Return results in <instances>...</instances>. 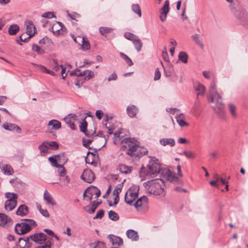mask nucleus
<instances>
[{
    "label": "nucleus",
    "instance_id": "nucleus-53",
    "mask_svg": "<svg viewBox=\"0 0 248 248\" xmlns=\"http://www.w3.org/2000/svg\"><path fill=\"white\" fill-rule=\"evenodd\" d=\"M51 42V39L48 37L45 36L43 39H41L39 43L40 45H45L46 44H49Z\"/></svg>",
    "mask_w": 248,
    "mask_h": 248
},
{
    "label": "nucleus",
    "instance_id": "nucleus-23",
    "mask_svg": "<svg viewBox=\"0 0 248 248\" xmlns=\"http://www.w3.org/2000/svg\"><path fill=\"white\" fill-rule=\"evenodd\" d=\"M126 235L132 241H137L139 239V235L137 232L132 229L127 231Z\"/></svg>",
    "mask_w": 248,
    "mask_h": 248
},
{
    "label": "nucleus",
    "instance_id": "nucleus-40",
    "mask_svg": "<svg viewBox=\"0 0 248 248\" xmlns=\"http://www.w3.org/2000/svg\"><path fill=\"white\" fill-rule=\"evenodd\" d=\"M39 69L42 72L46 73L49 74L52 76H56V74L55 73L54 71L49 70L47 69L46 67L43 66V65H39L38 66Z\"/></svg>",
    "mask_w": 248,
    "mask_h": 248
},
{
    "label": "nucleus",
    "instance_id": "nucleus-62",
    "mask_svg": "<svg viewBox=\"0 0 248 248\" xmlns=\"http://www.w3.org/2000/svg\"><path fill=\"white\" fill-rule=\"evenodd\" d=\"M95 115L96 117L99 119L101 120L102 118V116L103 115V112L101 110H97L95 112Z\"/></svg>",
    "mask_w": 248,
    "mask_h": 248
},
{
    "label": "nucleus",
    "instance_id": "nucleus-51",
    "mask_svg": "<svg viewBox=\"0 0 248 248\" xmlns=\"http://www.w3.org/2000/svg\"><path fill=\"white\" fill-rule=\"evenodd\" d=\"M57 158L59 159L58 161L61 163H65L68 161V158L64 155V154L58 155Z\"/></svg>",
    "mask_w": 248,
    "mask_h": 248
},
{
    "label": "nucleus",
    "instance_id": "nucleus-60",
    "mask_svg": "<svg viewBox=\"0 0 248 248\" xmlns=\"http://www.w3.org/2000/svg\"><path fill=\"white\" fill-rule=\"evenodd\" d=\"M161 76V74L160 71H159L158 69L157 68L155 73V77H154V80H156L160 79Z\"/></svg>",
    "mask_w": 248,
    "mask_h": 248
},
{
    "label": "nucleus",
    "instance_id": "nucleus-46",
    "mask_svg": "<svg viewBox=\"0 0 248 248\" xmlns=\"http://www.w3.org/2000/svg\"><path fill=\"white\" fill-rule=\"evenodd\" d=\"M181 155H185L187 158L192 159L195 157V154L190 151H185Z\"/></svg>",
    "mask_w": 248,
    "mask_h": 248
},
{
    "label": "nucleus",
    "instance_id": "nucleus-8",
    "mask_svg": "<svg viewBox=\"0 0 248 248\" xmlns=\"http://www.w3.org/2000/svg\"><path fill=\"white\" fill-rule=\"evenodd\" d=\"M31 229V227L26 222L17 223L15 227V231L18 234H24L29 232Z\"/></svg>",
    "mask_w": 248,
    "mask_h": 248
},
{
    "label": "nucleus",
    "instance_id": "nucleus-41",
    "mask_svg": "<svg viewBox=\"0 0 248 248\" xmlns=\"http://www.w3.org/2000/svg\"><path fill=\"white\" fill-rule=\"evenodd\" d=\"M124 36L126 39L130 41H131L132 42L134 41H135V39L138 37L137 36L129 32H125L124 34Z\"/></svg>",
    "mask_w": 248,
    "mask_h": 248
},
{
    "label": "nucleus",
    "instance_id": "nucleus-52",
    "mask_svg": "<svg viewBox=\"0 0 248 248\" xmlns=\"http://www.w3.org/2000/svg\"><path fill=\"white\" fill-rule=\"evenodd\" d=\"M47 144H48V146L50 148H51L52 149L56 150V149H57L59 147V145L56 141H50V142L47 141Z\"/></svg>",
    "mask_w": 248,
    "mask_h": 248
},
{
    "label": "nucleus",
    "instance_id": "nucleus-37",
    "mask_svg": "<svg viewBox=\"0 0 248 248\" xmlns=\"http://www.w3.org/2000/svg\"><path fill=\"white\" fill-rule=\"evenodd\" d=\"M99 30L102 35H106L107 34L110 33L113 29L110 27H101L99 28Z\"/></svg>",
    "mask_w": 248,
    "mask_h": 248
},
{
    "label": "nucleus",
    "instance_id": "nucleus-42",
    "mask_svg": "<svg viewBox=\"0 0 248 248\" xmlns=\"http://www.w3.org/2000/svg\"><path fill=\"white\" fill-rule=\"evenodd\" d=\"M121 57L125 61L128 66H131L133 64V63L130 58H129L124 53H120Z\"/></svg>",
    "mask_w": 248,
    "mask_h": 248
},
{
    "label": "nucleus",
    "instance_id": "nucleus-54",
    "mask_svg": "<svg viewBox=\"0 0 248 248\" xmlns=\"http://www.w3.org/2000/svg\"><path fill=\"white\" fill-rule=\"evenodd\" d=\"M104 215V211L103 210H99L96 215V216L93 217V219H101Z\"/></svg>",
    "mask_w": 248,
    "mask_h": 248
},
{
    "label": "nucleus",
    "instance_id": "nucleus-35",
    "mask_svg": "<svg viewBox=\"0 0 248 248\" xmlns=\"http://www.w3.org/2000/svg\"><path fill=\"white\" fill-rule=\"evenodd\" d=\"M131 9L132 11L137 14L140 17H141V11L138 4H133L131 5Z\"/></svg>",
    "mask_w": 248,
    "mask_h": 248
},
{
    "label": "nucleus",
    "instance_id": "nucleus-28",
    "mask_svg": "<svg viewBox=\"0 0 248 248\" xmlns=\"http://www.w3.org/2000/svg\"><path fill=\"white\" fill-rule=\"evenodd\" d=\"M93 195V186L87 189L84 192L83 197L84 199L88 198L90 201H91L92 197Z\"/></svg>",
    "mask_w": 248,
    "mask_h": 248
},
{
    "label": "nucleus",
    "instance_id": "nucleus-44",
    "mask_svg": "<svg viewBox=\"0 0 248 248\" xmlns=\"http://www.w3.org/2000/svg\"><path fill=\"white\" fill-rule=\"evenodd\" d=\"M229 111L231 113L232 116L234 117L237 116V113L236 112V107L232 104H229L228 105Z\"/></svg>",
    "mask_w": 248,
    "mask_h": 248
},
{
    "label": "nucleus",
    "instance_id": "nucleus-14",
    "mask_svg": "<svg viewBox=\"0 0 248 248\" xmlns=\"http://www.w3.org/2000/svg\"><path fill=\"white\" fill-rule=\"evenodd\" d=\"M108 239L113 246H117L119 247L123 245V239L120 237L113 235H109L108 236Z\"/></svg>",
    "mask_w": 248,
    "mask_h": 248
},
{
    "label": "nucleus",
    "instance_id": "nucleus-29",
    "mask_svg": "<svg viewBox=\"0 0 248 248\" xmlns=\"http://www.w3.org/2000/svg\"><path fill=\"white\" fill-rule=\"evenodd\" d=\"M5 196L6 198L7 199L6 201H15L17 202V200L18 198V196L15 193H11V192H6L5 194Z\"/></svg>",
    "mask_w": 248,
    "mask_h": 248
},
{
    "label": "nucleus",
    "instance_id": "nucleus-19",
    "mask_svg": "<svg viewBox=\"0 0 248 248\" xmlns=\"http://www.w3.org/2000/svg\"><path fill=\"white\" fill-rule=\"evenodd\" d=\"M78 40L79 42L82 43L81 48L84 50H89L90 48V44L87 37L85 36H78Z\"/></svg>",
    "mask_w": 248,
    "mask_h": 248
},
{
    "label": "nucleus",
    "instance_id": "nucleus-22",
    "mask_svg": "<svg viewBox=\"0 0 248 248\" xmlns=\"http://www.w3.org/2000/svg\"><path fill=\"white\" fill-rule=\"evenodd\" d=\"M159 142H160V144L164 146H165L167 145H169L170 146L172 147V146H174L175 144V140L174 139H171V138L161 139L160 140Z\"/></svg>",
    "mask_w": 248,
    "mask_h": 248
},
{
    "label": "nucleus",
    "instance_id": "nucleus-30",
    "mask_svg": "<svg viewBox=\"0 0 248 248\" xmlns=\"http://www.w3.org/2000/svg\"><path fill=\"white\" fill-rule=\"evenodd\" d=\"M19 31V27L17 25L13 24L11 25L8 29L9 33L10 35H15Z\"/></svg>",
    "mask_w": 248,
    "mask_h": 248
},
{
    "label": "nucleus",
    "instance_id": "nucleus-12",
    "mask_svg": "<svg viewBox=\"0 0 248 248\" xmlns=\"http://www.w3.org/2000/svg\"><path fill=\"white\" fill-rule=\"evenodd\" d=\"M62 26L63 25L61 22L55 21L51 27L50 31H52L53 34L56 35H60L61 34Z\"/></svg>",
    "mask_w": 248,
    "mask_h": 248
},
{
    "label": "nucleus",
    "instance_id": "nucleus-49",
    "mask_svg": "<svg viewBox=\"0 0 248 248\" xmlns=\"http://www.w3.org/2000/svg\"><path fill=\"white\" fill-rule=\"evenodd\" d=\"M123 186V183L118 185L113 191V194L117 195V197H118L119 194L121 192Z\"/></svg>",
    "mask_w": 248,
    "mask_h": 248
},
{
    "label": "nucleus",
    "instance_id": "nucleus-20",
    "mask_svg": "<svg viewBox=\"0 0 248 248\" xmlns=\"http://www.w3.org/2000/svg\"><path fill=\"white\" fill-rule=\"evenodd\" d=\"M29 213V208L28 207L24 204L21 205L18 208L16 211V214L18 216H20L21 217L26 216Z\"/></svg>",
    "mask_w": 248,
    "mask_h": 248
},
{
    "label": "nucleus",
    "instance_id": "nucleus-5",
    "mask_svg": "<svg viewBox=\"0 0 248 248\" xmlns=\"http://www.w3.org/2000/svg\"><path fill=\"white\" fill-rule=\"evenodd\" d=\"M164 182L160 179H157L150 182L148 191L154 195L164 196Z\"/></svg>",
    "mask_w": 248,
    "mask_h": 248
},
{
    "label": "nucleus",
    "instance_id": "nucleus-32",
    "mask_svg": "<svg viewBox=\"0 0 248 248\" xmlns=\"http://www.w3.org/2000/svg\"><path fill=\"white\" fill-rule=\"evenodd\" d=\"M133 43L137 51L138 52H140L143 46V43L140 39L138 37L137 38L135 39V41L133 42Z\"/></svg>",
    "mask_w": 248,
    "mask_h": 248
},
{
    "label": "nucleus",
    "instance_id": "nucleus-16",
    "mask_svg": "<svg viewBox=\"0 0 248 248\" xmlns=\"http://www.w3.org/2000/svg\"><path fill=\"white\" fill-rule=\"evenodd\" d=\"M13 220L10 218H8V217L4 214L0 213V225L3 226L5 224H7L9 226L13 224Z\"/></svg>",
    "mask_w": 248,
    "mask_h": 248
},
{
    "label": "nucleus",
    "instance_id": "nucleus-48",
    "mask_svg": "<svg viewBox=\"0 0 248 248\" xmlns=\"http://www.w3.org/2000/svg\"><path fill=\"white\" fill-rule=\"evenodd\" d=\"M32 49L34 51L36 52L39 54H41L45 53V51L41 49V47L37 45H33L32 46Z\"/></svg>",
    "mask_w": 248,
    "mask_h": 248
},
{
    "label": "nucleus",
    "instance_id": "nucleus-13",
    "mask_svg": "<svg viewBox=\"0 0 248 248\" xmlns=\"http://www.w3.org/2000/svg\"><path fill=\"white\" fill-rule=\"evenodd\" d=\"M2 127L6 130L9 131H16L18 133H21V128L16 124L10 123L3 124Z\"/></svg>",
    "mask_w": 248,
    "mask_h": 248
},
{
    "label": "nucleus",
    "instance_id": "nucleus-33",
    "mask_svg": "<svg viewBox=\"0 0 248 248\" xmlns=\"http://www.w3.org/2000/svg\"><path fill=\"white\" fill-rule=\"evenodd\" d=\"M90 248H105V243L101 241H97L89 245Z\"/></svg>",
    "mask_w": 248,
    "mask_h": 248
},
{
    "label": "nucleus",
    "instance_id": "nucleus-45",
    "mask_svg": "<svg viewBox=\"0 0 248 248\" xmlns=\"http://www.w3.org/2000/svg\"><path fill=\"white\" fill-rule=\"evenodd\" d=\"M51 66L55 72L60 70L61 65H59L56 60L53 59L51 62Z\"/></svg>",
    "mask_w": 248,
    "mask_h": 248
},
{
    "label": "nucleus",
    "instance_id": "nucleus-56",
    "mask_svg": "<svg viewBox=\"0 0 248 248\" xmlns=\"http://www.w3.org/2000/svg\"><path fill=\"white\" fill-rule=\"evenodd\" d=\"M93 195H95V198L97 199L100 196L101 191L100 190L95 186H93Z\"/></svg>",
    "mask_w": 248,
    "mask_h": 248
},
{
    "label": "nucleus",
    "instance_id": "nucleus-61",
    "mask_svg": "<svg viewBox=\"0 0 248 248\" xmlns=\"http://www.w3.org/2000/svg\"><path fill=\"white\" fill-rule=\"evenodd\" d=\"M117 78V75L115 73H112L109 77L108 78V81H110L111 80H116Z\"/></svg>",
    "mask_w": 248,
    "mask_h": 248
},
{
    "label": "nucleus",
    "instance_id": "nucleus-59",
    "mask_svg": "<svg viewBox=\"0 0 248 248\" xmlns=\"http://www.w3.org/2000/svg\"><path fill=\"white\" fill-rule=\"evenodd\" d=\"M202 74L204 77L206 79L211 78L212 75V73L209 71H204L202 72Z\"/></svg>",
    "mask_w": 248,
    "mask_h": 248
},
{
    "label": "nucleus",
    "instance_id": "nucleus-34",
    "mask_svg": "<svg viewBox=\"0 0 248 248\" xmlns=\"http://www.w3.org/2000/svg\"><path fill=\"white\" fill-rule=\"evenodd\" d=\"M48 125H52V128L54 129H59L61 127V123L56 120H52L48 123Z\"/></svg>",
    "mask_w": 248,
    "mask_h": 248
},
{
    "label": "nucleus",
    "instance_id": "nucleus-25",
    "mask_svg": "<svg viewBox=\"0 0 248 248\" xmlns=\"http://www.w3.org/2000/svg\"><path fill=\"white\" fill-rule=\"evenodd\" d=\"M101 202H95V201L93 202V204L91 206V209H88V208H90L89 206H87L86 207H84V209L89 214H92L93 213L96 208L101 204Z\"/></svg>",
    "mask_w": 248,
    "mask_h": 248
},
{
    "label": "nucleus",
    "instance_id": "nucleus-4",
    "mask_svg": "<svg viewBox=\"0 0 248 248\" xmlns=\"http://www.w3.org/2000/svg\"><path fill=\"white\" fill-rule=\"evenodd\" d=\"M29 238L32 240L39 246L34 247L33 248H51L53 243V239L46 236L44 233H36L29 236Z\"/></svg>",
    "mask_w": 248,
    "mask_h": 248
},
{
    "label": "nucleus",
    "instance_id": "nucleus-3",
    "mask_svg": "<svg viewBox=\"0 0 248 248\" xmlns=\"http://www.w3.org/2000/svg\"><path fill=\"white\" fill-rule=\"evenodd\" d=\"M216 85L214 81L212 82L209 88L210 101L214 104L213 106L217 114L219 117H222L225 113L224 105L222 102L221 95L216 91Z\"/></svg>",
    "mask_w": 248,
    "mask_h": 248
},
{
    "label": "nucleus",
    "instance_id": "nucleus-26",
    "mask_svg": "<svg viewBox=\"0 0 248 248\" xmlns=\"http://www.w3.org/2000/svg\"><path fill=\"white\" fill-rule=\"evenodd\" d=\"M194 88L198 92L197 96L203 95L205 90V88L203 85L198 83L194 85Z\"/></svg>",
    "mask_w": 248,
    "mask_h": 248
},
{
    "label": "nucleus",
    "instance_id": "nucleus-17",
    "mask_svg": "<svg viewBox=\"0 0 248 248\" xmlns=\"http://www.w3.org/2000/svg\"><path fill=\"white\" fill-rule=\"evenodd\" d=\"M176 122L180 126L183 127L188 126V124L185 121V116L184 114L181 113L176 116Z\"/></svg>",
    "mask_w": 248,
    "mask_h": 248
},
{
    "label": "nucleus",
    "instance_id": "nucleus-43",
    "mask_svg": "<svg viewBox=\"0 0 248 248\" xmlns=\"http://www.w3.org/2000/svg\"><path fill=\"white\" fill-rule=\"evenodd\" d=\"M87 126V123L85 121V119L83 120V122L80 123L79 125L80 130L81 132H84L86 136H89V134L86 133V128Z\"/></svg>",
    "mask_w": 248,
    "mask_h": 248
},
{
    "label": "nucleus",
    "instance_id": "nucleus-36",
    "mask_svg": "<svg viewBox=\"0 0 248 248\" xmlns=\"http://www.w3.org/2000/svg\"><path fill=\"white\" fill-rule=\"evenodd\" d=\"M39 149L40 150L41 153H47L48 151L47 141L43 142L39 145Z\"/></svg>",
    "mask_w": 248,
    "mask_h": 248
},
{
    "label": "nucleus",
    "instance_id": "nucleus-64",
    "mask_svg": "<svg viewBox=\"0 0 248 248\" xmlns=\"http://www.w3.org/2000/svg\"><path fill=\"white\" fill-rule=\"evenodd\" d=\"M58 155H55L53 156H50L48 158V160L51 162V164L54 163L55 161L59 160V159L57 158Z\"/></svg>",
    "mask_w": 248,
    "mask_h": 248
},
{
    "label": "nucleus",
    "instance_id": "nucleus-21",
    "mask_svg": "<svg viewBox=\"0 0 248 248\" xmlns=\"http://www.w3.org/2000/svg\"><path fill=\"white\" fill-rule=\"evenodd\" d=\"M126 110L128 116L131 118L135 117L138 112V108L134 105L128 106Z\"/></svg>",
    "mask_w": 248,
    "mask_h": 248
},
{
    "label": "nucleus",
    "instance_id": "nucleus-18",
    "mask_svg": "<svg viewBox=\"0 0 248 248\" xmlns=\"http://www.w3.org/2000/svg\"><path fill=\"white\" fill-rule=\"evenodd\" d=\"M44 199L46 201L47 204H50L52 206L56 205V202L54 201L53 197L47 190H46L44 193Z\"/></svg>",
    "mask_w": 248,
    "mask_h": 248
},
{
    "label": "nucleus",
    "instance_id": "nucleus-55",
    "mask_svg": "<svg viewBox=\"0 0 248 248\" xmlns=\"http://www.w3.org/2000/svg\"><path fill=\"white\" fill-rule=\"evenodd\" d=\"M86 75H85V80H89L94 77V73L90 70H86Z\"/></svg>",
    "mask_w": 248,
    "mask_h": 248
},
{
    "label": "nucleus",
    "instance_id": "nucleus-57",
    "mask_svg": "<svg viewBox=\"0 0 248 248\" xmlns=\"http://www.w3.org/2000/svg\"><path fill=\"white\" fill-rule=\"evenodd\" d=\"M42 17L48 18H52L54 17H55V16L54 15L53 13L47 12L43 14L42 15Z\"/></svg>",
    "mask_w": 248,
    "mask_h": 248
},
{
    "label": "nucleus",
    "instance_id": "nucleus-10",
    "mask_svg": "<svg viewBox=\"0 0 248 248\" xmlns=\"http://www.w3.org/2000/svg\"><path fill=\"white\" fill-rule=\"evenodd\" d=\"M81 178L87 183H91L94 180V175L91 170H85Z\"/></svg>",
    "mask_w": 248,
    "mask_h": 248
},
{
    "label": "nucleus",
    "instance_id": "nucleus-58",
    "mask_svg": "<svg viewBox=\"0 0 248 248\" xmlns=\"http://www.w3.org/2000/svg\"><path fill=\"white\" fill-rule=\"evenodd\" d=\"M64 177V178L63 179L61 178L60 180L62 181L63 185L67 186L70 182V178L67 175H65Z\"/></svg>",
    "mask_w": 248,
    "mask_h": 248
},
{
    "label": "nucleus",
    "instance_id": "nucleus-47",
    "mask_svg": "<svg viewBox=\"0 0 248 248\" xmlns=\"http://www.w3.org/2000/svg\"><path fill=\"white\" fill-rule=\"evenodd\" d=\"M58 172L61 177H64L66 175V171L63 165H62L60 167L58 168Z\"/></svg>",
    "mask_w": 248,
    "mask_h": 248
},
{
    "label": "nucleus",
    "instance_id": "nucleus-24",
    "mask_svg": "<svg viewBox=\"0 0 248 248\" xmlns=\"http://www.w3.org/2000/svg\"><path fill=\"white\" fill-rule=\"evenodd\" d=\"M118 169L122 173L128 174L132 171V167L124 164H120L118 166Z\"/></svg>",
    "mask_w": 248,
    "mask_h": 248
},
{
    "label": "nucleus",
    "instance_id": "nucleus-38",
    "mask_svg": "<svg viewBox=\"0 0 248 248\" xmlns=\"http://www.w3.org/2000/svg\"><path fill=\"white\" fill-rule=\"evenodd\" d=\"M108 215L109 218L113 221H117L119 219L118 215L113 211H109Z\"/></svg>",
    "mask_w": 248,
    "mask_h": 248
},
{
    "label": "nucleus",
    "instance_id": "nucleus-31",
    "mask_svg": "<svg viewBox=\"0 0 248 248\" xmlns=\"http://www.w3.org/2000/svg\"><path fill=\"white\" fill-rule=\"evenodd\" d=\"M178 59L182 62L186 63L188 60V55L186 52L181 51L178 55Z\"/></svg>",
    "mask_w": 248,
    "mask_h": 248
},
{
    "label": "nucleus",
    "instance_id": "nucleus-27",
    "mask_svg": "<svg viewBox=\"0 0 248 248\" xmlns=\"http://www.w3.org/2000/svg\"><path fill=\"white\" fill-rule=\"evenodd\" d=\"M17 204V202L15 201H6L5 202V208L7 211H12L13 210L16 206Z\"/></svg>",
    "mask_w": 248,
    "mask_h": 248
},
{
    "label": "nucleus",
    "instance_id": "nucleus-11",
    "mask_svg": "<svg viewBox=\"0 0 248 248\" xmlns=\"http://www.w3.org/2000/svg\"><path fill=\"white\" fill-rule=\"evenodd\" d=\"M169 3V0H166L164 6L160 10V15L159 16V18L161 21L163 22L166 19L167 15L170 11Z\"/></svg>",
    "mask_w": 248,
    "mask_h": 248
},
{
    "label": "nucleus",
    "instance_id": "nucleus-63",
    "mask_svg": "<svg viewBox=\"0 0 248 248\" xmlns=\"http://www.w3.org/2000/svg\"><path fill=\"white\" fill-rule=\"evenodd\" d=\"M162 55V57L165 61H166V62L169 61V56H168V53L166 51H163Z\"/></svg>",
    "mask_w": 248,
    "mask_h": 248
},
{
    "label": "nucleus",
    "instance_id": "nucleus-6",
    "mask_svg": "<svg viewBox=\"0 0 248 248\" xmlns=\"http://www.w3.org/2000/svg\"><path fill=\"white\" fill-rule=\"evenodd\" d=\"M139 187L136 186L130 187L125 194V202L129 205H132L139 195Z\"/></svg>",
    "mask_w": 248,
    "mask_h": 248
},
{
    "label": "nucleus",
    "instance_id": "nucleus-50",
    "mask_svg": "<svg viewBox=\"0 0 248 248\" xmlns=\"http://www.w3.org/2000/svg\"><path fill=\"white\" fill-rule=\"evenodd\" d=\"M64 120L65 121L66 123L67 124H68L69 126L72 129L75 130L76 129V127L75 124L74 123V122H72L71 120H69L68 117H65L64 118Z\"/></svg>",
    "mask_w": 248,
    "mask_h": 248
},
{
    "label": "nucleus",
    "instance_id": "nucleus-39",
    "mask_svg": "<svg viewBox=\"0 0 248 248\" xmlns=\"http://www.w3.org/2000/svg\"><path fill=\"white\" fill-rule=\"evenodd\" d=\"M3 170L4 173L7 175H12L14 172L13 168L9 165H6L3 167Z\"/></svg>",
    "mask_w": 248,
    "mask_h": 248
},
{
    "label": "nucleus",
    "instance_id": "nucleus-2",
    "mask_svg": "<svg viewBox=\"0 0 248 248\" xmlns=\"http://www.w3.org/2000/svg\"><path fill=\"white\" fill-rule=\"evenodd\" d=\"M148 169L145 167H142L140 169V174L141 177L144 176H149L151 177H155L161 173L164 174L165 173L166 176L169 180L173 181L174 176L172 177V173L169 169L162 170L161 168L160 164L158 162V160L155 157H151L147 166Z\"/></svg>",
    "mask_w": 248,
    "mask_h": 248
},
{
    "label": "nucleus",
    "instance_id": "nucleus-1",
    "mask_svg": "<svg viewBox=\"0 0 248 248\" xmlns=\"http://www.w3.org/2000/svg\"><path fill=\"white\" fill-rule=\"evenodd\" d=\"M120 132L114 133L113 142L115 144H120L121 150L131 157H140L148 152L147 149L141 147L140 142L135 138H124Z\"/></svg>",
    "mask_w": 248,
    "mask_h": 248
},
{
    "label": "nucleus",
    "instance_id": "nucleus-9",
    "mask_svg": "<svg viewBox=\"0 0 248 248\" xmlns=\"http://www.w3.org/2000/svg\"><path fill=\"white\" fill-rule=\"evenodd\" d=\"M147 197L143 196L139 198L132 205L135 206L138 211L141 212L147 206Z\"/></svg>",
    "mask_w": 248,
    "mask_h": 248
},
{
    "label": "nucleus",
    "instance_id": "nucleus-15",
    "mask_svg": "<svg viewBox=\"0 0 248 248\" xmlns=\"http://www.w3.org/2000/svg\"><path fill=\"white\" fill-rule=\"evenodd\" d=\"M235 16L241 22L248 21V16L247 13L244 11H238L235 14Z\"/></svg>",
    "mask_w": 248,
    "mask_h": 248
},
{
    "label": "nucleus",
    "instance_id": "nucleus-7",
    "mask_svg": "<svg viewBox=\"0 0 248 248\" xmlns=\"http://www.w3.org/2000/svg\"><path fill=\"white\" fill-rule=\"evenodd\" d=\"M25 25L26 28V33L29 35V37L27 38H24L23 36L25 35V33H22L20 36V39L23 42H27L29 39L32 37L36 32V28L33 22L31 20H26L25 22Z\"/></svg>",
    "mask_w": 248,
    "mask_h": 248
}]
</instances>
